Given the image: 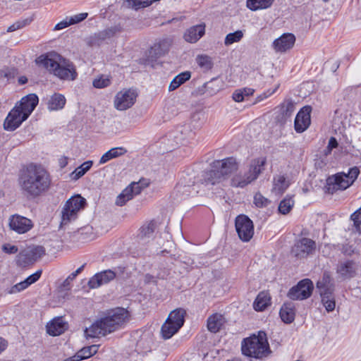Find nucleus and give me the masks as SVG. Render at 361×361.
<instances>
[{"mask_svg":"<svg viewBox=\"0 0 361 361\" xmlns=\"http://www.w3.org/2000/svg\"><path fill=\"white\" fill-rule=\"evenodd\" d=\"M111 84V78L109 75H101L94 78L92 85L95 88H104Z\"/></svg>","mask_w":361,"mask_h":361,"instance_id":"nucleus-44","label":"nucleus"},{"mask_svg":"<svg viewBox=\"0 0 361 361\" xmlns=\"http://www.w3.org/2000/svg\"><path fill=\"white\" fill-rule=\"evenodd\" d=\"M313 288V283L310 279H302L289 290L287 296L293 300H305L310 297Z\"/></svg>","mask_w":361,"mask_h":361,"instance_id":"nucleus-11","label":"nucleus"},{"mask_svg":"<svg viewBox=\"0 0 361 361\" xmlns=\"http://www.w3.org/2000/svg\"><path fill=\"white\" fill-rule=\"evenodd\" d=\"M294 205V200L291 197H285L279 205V211L282 214H288Z\"/></svg>","mask_w":361,"mask_h":361,"instance_id":"nucleus-43","label":"nucleus"},{"mask_svg":"<svg viewBox=\"0 0 361 361\" xmlns=\"http://www.w3.org/2000/svg\"><path fill=\"white\" fill-rule=\"evenodd\" d=\"M38 102V97L35 94H29L23 97L16 106L25 114V117L28 118L35 109Z\"/></svg>","mask_w":361,"mask_h":361,"instance_id":"nucleus-21","label":"nucleus"},{"mask_svg":"<svg viewBox=\"0 0 361 361\" xmlns=\"http://www.w3.org/2000/svg\"><path fill=\"white\" fill-rule=\"evenodd\" d=\"M70 25H71V23L68 20V18L66 17L65 19L60 21L55 25L54 30H60L64 29Z\"/></svg>","mask_w":361,"mask_h":361,"instance_id":"nucleus-56","label":"nucleus"},{"mask_svg":"<svg viewBox=\"0 0 361 361\" xmlns=\"http://www.w3.org/2000/svg\"><path fill=\"white\" fill-rule=\"evenodd\" d=\"M280 317L286 324L292 323L295 319V305L292 302H284L280 310Z\"/></svg>","mask_w":361,"mask_h":361,"instance_id":"nucleus-28","label":"nucleus"},{"mask_svg":"<svg viewBox=\"0 0 361 361\" xmlns=\"http://www.w3.org/2000/svg\"><path fill=\"white\" fill-rule=\"evenodd\" d=\"M114 35V31L112 29H106L90 35L87 38L86 42L90 47L99 46L103 41L111 38Z\"/></svg>","mask_w":361,"mask_h":361,"instance_id":"nucleus-25","label":"nucleus"},{"mask_svg":"<svg viewBox=\"0 0 361 361\" xmlns=\"http://www.w3.org/2000/svg\"><path fill=\"white\" fill-rule=\"evenodd\" d=\"M243 355L255 359H263L267 357L271 350L267 340V334L259 331L257 335L244 338L241 347Z\"/></svg>","mask_w":361,"mask_h":361,"instance_id":"nucleus-4","label":"nucleus"},{"mask_svg":"<svg viewBox=\"0 0 361 361\" xmlns=\"http://www.w3.org/2000/svg\"><path fill=\"white\" fill-rule=\"evenodd\" d=\"M245 173H238L233 176L231 180V184L233 187L244 188L250 184L249 180H247Z\"/></svg>","mask_w":361,"mask_h":361,"instance_id":"nucleus-41","label":"nucleus"},{"mask_svg":"<svg viewBox=\"0 0 361 361\" xmlns=\"http://www.w3.org/2000/svg\"><path fill=\"white\" fill-rule=\"evenodd\" d=\"M157 228V224L154 221H151L144 224L140 229V238L149 237L154 232Z\"/></svg>","mask_w":361,"mask_h":361,"instance_id":"nucleus-42","label":"nucleus"},{"mask_svg":"<svg viewBox=\"0 0 361 361\" xmlns=\"http://www.w3.org/2000/svg\"><path fill=\"white\" fill-rule=\"evenodd\" d=\"M116 276V273L111 269L101 271L90 278L88 281V286L90 288H97L114 280Z\"/></svg>","mask_w":361,"mask_h":361,"instance_id":"nucleus-22","label":"nucleus"},{"mask_svg":"<svg viewBox=\"0 0 361 361\" xmlns=\"http://www.w3.org/2000/svg\"><path fill=\"white\" fill-rule=\"evenodd\" d=\"M215 80H212L206 83H204L203 87L204 88V92L208 94L212 95L218 92V88L214 87Z\"/></svg>","mask_w":361,"mask_h":361,"instance_id":"nucleus-52","label":"nucleus"},{"mask_svg":"<svg viewBox=\"0 0 361 361\" xmlns=\"http://www.w3.org/2000/svg\"><path fill=\"white\" fill-rule=\"evenodd\" d=\"M360 173V170L357 166L350 168L348 172L337 173L330 176L326 180L325 192L329 194H334L338 190H344L349 188L357 179Z\"/></svg>","mask_w":361,"mask_h":361,"instance_id":"nucleus-5","label":"nucleus"},{"mask_svg":"<svg viewBox=\"0 0 361 361\" xmlns=\"http://www.w3.org/2000/svg\"><path fill=\"white\" fill-rule=\"evenodd\" d=\"M359 269L358 264L350 259L340 262L336 267V274L342 280H348L356 276Z\"/></svg>","mask_w":361,"mask_h":361,"instance_id":"nucleus-13","label":"nucleus"},{"mask_svg":"<svg viewBox=\"0 0 361 361\" xmlns=\"http://www.w3.org/2000/svg\"><path fill=\"white\" fill-rule=\"evenodd\" d=\"M93 164L92 161H87L83 162L80 166L76 168L71 173L73 180H78L84 176L88 171Z\"/></svg>","mask_w":361,"mask_h":361,"instance_id":"nucleus-40","label":"nucleus"},{"mask_svg":"<svg viewBox=\"0 0 361 361\" xmlns=\"http://www.w3.org/2000/svg\"><path fill=\"white\" fill-rule=\"evenodd\" d=\"M295 110V105L293 101L287 100L281 106V111L285 118L290 117Z\"/></svg>","mask_w":361,"mask_h":361,"instance_id":"nucleus-46","label":"nucleus"},{"mask_svg":"<svg viewBox=\"0 0 361 361\" xmlns=\"http://www.w3.org/2000/svg\"><path fill=\"white\" fill-rule=\"evenodd\" d=\"M137 94L133 89H123L115 96L114 105L118 111H125L133 106L136 102Z\"/></svg>","mask_w":361,"mask_h":361,"instance_id":"nucleus-10","label":"nucleus"},{"mask_svg":"<svg viewBox=\"0 0 361 361\" xmlns=\"http://www.w3.org/2000/svg\"><path fill=\"white\" fill-rule=\"evenodd\" d=\"M241 90H242V92H243V97L245 96L252 95L253 93H254V90L252 89V88H243V89H241Z\"/></svg>","mask_w":361,"mask_h":361,"instance_id":"nucleus-63","label":"nucleus"},{"mask_svg":"<svg viewBox=\"0 0 361 361\" xmlns=\"http://www.w3.org/2000/svg\"><path fill=\"white\" fill-rule=\"evenodd\" d=\"M27 287L28 286H27L25 281L24 280L20 283H16L13 286H12L11 288V289L9 290L8 293L10 294L16 293L20 292V291L26 289Z\"/></svg>","mask_w":361,"mask_h":361,"instance_id":"nucleus-53","label":"nucleus"},{"mask_svg":"<svg viewBox=\"0 0 361 361\" xmlns=\"http://www.w3.org/2000/svg\"><path fill=\"white\" fill-rule=\"evenodd\" d=\"M27 118V117H25L20 109L15 106L6 116L4 123V128L6 130L13 131L18 128Z\"/></svg>","mask_w":361,"mask_h":361,"instance_id":"nucleus-15","label":"nucleus"},{"mask_svg":"<svg viewBox=\"0 0 361 361\" xmlns=\"http://www.w3.org/2000/svg\"><path fill=\"white\" fill-rule=\"evenodd\" d=\"M354 226L359 233H361V207L351 214Z\"/></svg>","mask_w":361,"mask_h":361,"instance_id":"nucleus-47","label":"nucleus"},{"mask_svg":"<svg viewBox=\"0 0 361 361\" xmlns=\"http://www.w3.org/2000/svg\"><path fill=\"white\" fill-rule=\"evenodd\" d=\"M9 227L15 232L23 234L32 228L33 223L28 218L19 214H13L9 218Z\"/></svg>","mask_w":361,"mask_h":361,"instance_id":"nucleus-14","label":"nucleus"},{"mask_svg":"<svg viewBox=\"0 0 361 361\" xmlns=\"http://www.w3.org/2000/svg\"><path fill=\"white\" fill-rule=\"evenodd\" d=\"M266 162L267 159L265 157H259L250 161L247 171L245 172L247 176L246 178L249 180L250 183L255 181L264 171Z\"/></svg>","mask_w":361,"mask_h":361,"instance_id":"nucleus-20","label":"nucleus"},{"mask_svg":"<svg viewBox=\"0 0 361 361\" xmlns=\"http://www.w3.org/2000/svg\"><path fill=\"white\" fill-rule=\"evenodd\" d=\"M75 278L71 277V274H70L66 279L63 282L61 285V288L63 290H69L71 288V282Z\"/></svg>","mask_w":361,"mask_h":361,"instance_id":"nucleus-58","label":"nucleus"},{"mask_svg":"<svg viewBox=\"0 0 361 361\" xmlns=\"http://www.w3.org/2000/svg\"><path fill=\"white\" fill-rule=\"evenodd\" d=\"M35 62L61 80H75L78 77L73 63L56 52L42 54L36 59Z\"/></svg>","mask_w":361,"mask_h":361,"instance_id":"nucleus-3","label":"nucleus"},{"mask_svg":"<svg viewBox=\"0 0 361 361\" xmlns=\"http://www.w3.org/2000/svg\"><path fill=\"white\" fill-rule=\"evenodd\" d=\"M186 312L184 309L177 308L169 314L161 328V334L164 339L171 338L183 326Z\"/></svg>","mask_w":361,"mask_h":361,"instance_id":"nucleus-6","label":"nucleus"},{"mask_svg":"<svg viewBox=\"0 0 361 361\" xmlns=\"http://www.w3.org/2000/svg\"><path fill=\"white\" fill-rule=\"evenodd\" d=\"M172 44L171 38H166L155 43L149 51V54L152 57L159 58L165 55L170 49Z\"/></svg>","mask_w":361,"mask_h":361,"instance_id":"nucleus-24","label":"nucleus"},{"mask_svg":"<svg viewBox=\"0 0 361 361\" xmlns=\"http://www.w3.org/2000/svg\"><path fill=\"white\" fill-rule=\"evenodd\" d=\"M333 292H324L320 293L322 297V301L325 307L326 311L331 312L335 309L336 302L334 296L332 295Z\"/></svg>","mask_w":361,"mask_h":361,"instance_id":"nucleus-39","label":"nucleus"},{"mask_svg":"<svg viewBox=\"0 0 361 361\" xmlns=\"http://www.w3.org/2000/svg\"><path fill=\"white\" fill-rule=\"evenodd\" d=\"M196 62L199 67L204 71H208L213 67L214 63L212 58L205 54L197 55Z\"/></svg>","mask_w":361,"mask_h":361,"instance_id":"nucleus-38","label":"nucleus"},{"mask_svg":"<svg viewBox=\"0 0 361 361\" xmlns=\"http://www.w3.org/2000/svg\"><path fill=\"white\" fill-rule=\"evenodd\" d=\"M130 312L123 307H116L97 319L85 331L87 337L98 338L123 328L130 320Z\"/></svg>","mask_w":361,"mask_h":361,"instance_id":"nucleus-2","label":"nucleus"},{"mask_svg":"<svg viewBox=\"0 0 361 361\" xmlns=\"http://www.w3.org/2000/svg\"><path fill=\"white\" fill-rule=\"evenodd\" d=\"M204 25H195L186 30L184 34V39L190 43H195L204 35Z\"/></svg>","mask_w":361,"mask_h":361,"instance_id":"nucleus-27","label":"nucleus"},{"mask_svg":"<svg viewBox=\"0 0 361 361\" xmlns=\"http://www.w3.org/2000/svg\"><path fill=\"white\" fill-rule=\"evenodd\" d=\"M144 188L140 183H132L118 195L116 200V204L118 206L124 205L128 201L133 199L135 195H139Z\"/></svg>","mask_w":361,"mask_h":361,"instance_id":"nucleus-16","label":"nucleus"},{"mask_svg":"<svg viewBox=\"0 0 361 361\" xmlns=\"http://www.w3.org/2000/svg\"><path fill=\"white\" fill-rule=\"evenodd\" d=\"M18 182L23 195L37 197L49 190L51 178L43 167L32 164L20 171Z\"/></svg>","mask_w":361,"mask_h":361,"instance_id":"nucleus-1","label":"nucleus"},{"mask_svg":"<svg viewBox=\"0 0 361 361\" xmlns=\"http://www.w3.org/2000/svg\"><path fill=\"white\" fill-rule=\"evenodd\" d=\"M87 13H81L68 18L70 21L71 25H72L82 22L87 17Z\"/></svg>","mask_w":361,"mask_h":361,"instance_id":"nucleus-51","label":"nucleus"},{"mask_svg":"<svg viewBox=\"0 0 361 361\" xmlns=\"http://www.w3.org/2000/svg\"><path fill=\"white\" fill-rule=\"evenodd\" d=\"M254 203L258 207H264L270 203V201L258 192L254 196Z\"/></svg>","mask_w":361,"mask_h":361,"instance_id":"nucleus-48","label":"nucleus"},{"mask_svg":"<svg viewBox=\"0 0 361 361\" xmlns=\"http://www.w3.org/2000/svg\"><path fill=\"white\" fill-rule=\"evenodd\" d=\"M271 305V296L268 291L260 292L253 303V307L256 311H263Z\"/></svg>","mask_w":361,"mask_h":361,"instance_id":"nucleus-31","label":"nucleus"},{"mask_svg":"<svg viewBox=\"0 0 361 361\" xmlns=\"http://www.w3.org/2000/svg\"><path fill=\"white\" fill-rule=\"evenodd\" d=\"M289 186V182L284 176L278 175L274 178L272 191L276 194H282Z\"/></svg>","mask_w":361,"mask_h":361,"instance_id":"nucleus-34","label":"nucleus"},{"mask_svg":"<svg viewBox=\"0 0 361 361\" xmlns=\"http://www.w3.org/2000/svg\"><path fill=\"white\" fill-rule=\"evenodd\" d=\"M45 253V248L42 245H30L18 253L16 257V264L22 267L31 266Z\"/></svg>","mask_w":361,"mask_h":361,"instance_id":"nucleus-8","label":"nucleus"},{"mask_svg":"<svg viewBox=\"0 0 361 361\" xmlns=\"http://www.w3.org/2000/svg\"><path fill=\"white\" fill-rule=\"evenodd\" d=\"M212 166L215 169H219V171L223 173L225 179L228 176L235 171L238 169V164L236 159L233 157H228L221 160H215L212 162Z\"/></svg>","mask_w":361,"mask_h":361,"instance_id":"nucleus-19","label":"nucleus"},{"mask_svg":"<svg viewBox=\"0 0 361 361\" xmlns=\"http://www.w3.org/2000/svg\"><path fill=\"white\" fill-rule=\"evenodd\" d=\"M98 350V346L93 345L85 347L78 350L73 357H71L64 361H82L86 360L95 355Z\"/></svg>","mask_w":361,"mask_h":361,"instance_id":"nucleus-29","label":"nucleus"},{"mask_svg":"<svg viewBox=\"0 0 361 361\" xmlns=\"http://www.w3.org/2000/svg\"><path fill=\"white\" fill-rule=\"evenodd\" d=\"M59 166L61 168H64L68 164V157H62L59 160Z\"/></svg>","mask_w":361,"mask_h":361,"instance_id":"nucleus-62","label":"nucleus"},{"mask_svg":"<svg viewBox=\"0 0 361 361\" xmlns=\"http://www.w3.org/2000/svg\"><path fill=\"white\" fill-rule=\"evenodd\" d=\"M191 78V73L190 71H185L176 75L171 82L169 86V91H173L179 87L182 84L189 80Z\"/></svg>","mask_w":361,"mask_h":361,"instance_id":"nucleus-36","label":"nucleus"},{"mask_svg":"<svg viewBox=\"0 0 361 361\" xmlns=\"http://www.w3.org/2000/svg\"><path fill=\"white\" fill-rule=\"evenodd\" d=\"M274 0H247V6L252 11L265 9L270 7Z\"/></svg>","mask_w":361,"mask_h":361,"instance_id":"nucleus-37","label":"nucleus"},{"mask_svg":"<svg viewBox=\"0 0 361 361\" xmlns=\"http://www.w3.org/2000/svg\"><path fill=\"white\" fill-rule=\"evenodd\" d=\"M66 102V99L63 94L54 93L47 102V108L49 111L61 110L64 107Z\"/></svg>","mask_w":361,"mask_h":361,"instance_id":"nucleus-32","label":"nucleus"},{"mask_svg":"<svg viewBox=\"0 0 361 361\" xmlns=\"http://www.w3.org/2000/svg\"><path fill=\"white\" fill-rule=\"evenodd\" d=\"M317 288L320 293L324 292H333L334 285L331 282V277L328 271H324L322 277L317 283Z\"/></svg>","mask_w":361,"mask_h":361,"instance_id":"nucleus-33","label":"nucleus"},{"mask_svg":"<svg viewBox=\"0 0 361 361\" xmlns=\"http://www.w3.org/2000/svg\"><path fill=\"white\" fill-rule=\"evenodd\" d=\"M235 226L239 238L243 242H249L254 235L252 221L246 215H238L235 220Z\"/></svg>","mask_w":361,"mask_h":361,"instance_id":"nucleus-9","label":"nucleus"},{"mask_svg":"<svg viewBox=\"0 0 361 361\" xmlns=\"http://www.w3.org/2000/svg\"><path fill=\"white\" fill-rule=\"evenodd\" d=\"M225 323V318L221 314H214L207 319V329L212 333H217Z\"/></svg>","mask_w":361,"mask_h":361,"instance_id":"nucleus-30","label":"nucleus"},{"mask_svg":"<svg viewBox=\"0 0 361 361\" xmlns=\"http://www.w3.org/2000/svg\"><path fill=\"white\" fill-rule=\"evenodd\" d=\"M197 356H193L192 357V359L193 360H204L206 356L207 355V353H204V350H201V353L200 352L197 353Z\"/></svg>","mask_w":361,"mask_h":361,"instance_id":"nucleus-61","label":"nucleus"},{"mask_svg":"<svg viewBox=\"0 0 361 361\" xmlns=\"http://www.w3.org/2000/svg\"><path fill=\"white\" fill-rule=\"evenodd\" d=\"M2 250L6 254H16L18 251L17 246L10 243H5L2 245Z\"/></svg>","mask_w":361,"mask_h":361,"instance_id":"nucleus-55","label":"nucleus"},{"mask_svg":"<svg viewBox=\"0 0 361 361\" xmlns=\"http://www.w3.org/2000/svg\"><path fill=\"white\" fill-rule=\"evenodd\" d=\"M243 37V32L241 30H237L234 32L228 34L224 39V44L229 46L235 42H238Z\"/></svg>","mask_w":361,"mask_h":361,"instance_id":"nucleus-45","label":"nucleus"},{"mask_svg":"<svg viewBox=\"0 0 361 361\" xmlns=\"http://www.w3.org/2000/svg\"><path fill=\"white\" fill-rule=\"evenodd\" d=\"M42 275V270H38L35 273L29 276L27 279H25L27 286H30L32 283L37 281Z\"/></svg>","mask_w":361,"mask_h":361,"instance_id":"nucleus-54","label":"nucleus"},{"mask_svg":"<svg viewBox=\"0 0 361 361\" xmlns=\"http://www.w3.org/2000/svg\"><path fill=\"white\" fill-rule=\"evenodd\" d=\"M8 345V342L4 338L0 337V353L3 352Z\"/></svg>","mask_w":361,"mask_h":361,"instance_id":"nucleus-60","label":"nucleus"},{"mask_svg":"<svg viewBox=\"0 0 361 361\" xmlns=\"http://www.w3.org/2000/svg\"><path fill=\"white\" fill-rule=\"evenodd\" d=\"M86 200L80 195H75L68 200L61 211V224H68L77 217L78 212L85 207Z\"/></svg>","mask_w":361,"mask_h":361,"instance_id":"nucleus-7","label":"nucleus"},{"mask_svg":"<svg viewBox=\"0 0 361 361\" xmlns=\"http://www.w3.org/2000/svg\"><path fill=\"white\" fill-rule=\"evenodd\" d=\"M233 100L237 102H240L244 100L242 90L239 89L235 90L232 96Z\"/></svg>","mask_w":361,"mask_h":361,"instance_id":"nucleus-57","label":"nucleus"},{"mask_svg":"<svg viewBox=\"0 0 361 361\" xmlns=\"http://www.w3.org/2000/svg\"><path fill=\"white\" fill-rule=\"evenodd\" d=\"M295 42L293 34L284 33L273 42L272 47L276 52L285 53L293 47Z\"/></svg>","mask_w":361,"mask_h":361,"instance_id":"nucleus-18","label":"nucleus"},{"mask_svg":"<svg viewBox=\"0 0 361 361\" xmlns=\"http://www.w3.org/2000/svg\"><path fill=\"white\" fill-rule=\"evenodd\" d=\"M15 69L5 67L0 70V80L6 79L8 80L11 78H14Z\"/></svg>","mask_w":361,"mask_h":361,"instance_id":"nucleus-49","label":"nucleus"},{"mask_svg":"<svg viewBox=\"0 0 361 361\" xmlns=\"http://www.w3.org/2000/svg\"><path fill=\"white\" fill-rule=\"evenodd\" d=\"M127 152V150L123 147H114L111 148L106 153H104L100 160L99 164H103L109 161V160L117 158Z\"/></svg>","mask_w":361,"mask_h":361,"instance_id":"nucleus-35","label":"nucleus"},{"mask_svg":"<svg viewBox=\"0 0 361 361\" xmlns=\"http://www.w3.org/2000/svg\"><path fill=\"white\" fill-rule=\"evenodd\" d=\"M317 244L310 238H302L293 247L292 252L298 258H305L315 253Z\"/></svg>","mask_w":361,"mask_h":361,"instance_id":"nucleus-12","label":"nucleus"},{"mask_svg":"<svg viewBox=\"0 0 361 361\" xmlns=\"http://www.w3.org/2000/svg\"><path fill=\"white\" fill-rule=\"evenodd\" d=\"M225 178L223 173H221L219 169H215L211 164V169L204 171L203 173V181L206 185H214L224 181Z\"/></svg>","mask_w":361,"mask_h":361,"instance_id":"nucleus-26","label":"nucleus"},{"mask_svg":"<svg viewBox=\"0 0 361 361\" xmlns=\"http://www.w3.org/2000/svg\"><path fill=\"white\" fill-rule=\"evenodd\" d=\"M68 325L63 317H57L49 321L46 325L47 333L52 336L62 334L66 329Z\"/></svg>","mask_w":361,"mask_h":361,"instance_id":"nucleus-23","label":"nucleus"},{"mask_svg":"<svg viewBox=\"0 0 361 361\" xmlns=\"http://www.w3.org/2000/svg\"><path fill=\"white\" fill-rule=\"evenodd\" d=\"M84 267H85V264L82 265L75 271L73 272L71 274V277L72 278H75L82 271V270L83 269Z\"/></svg>","mask_w":361,"mask_h":361,"instance_id":"nucleus-64","label":"nucleus"},{"mask_svg":"<svg viewBox=\"0 0 361 361\" xmlns=\"http://www.w3.org/2000/svg\"><path fill=\"white\" fill-rule=\"evenodd\" d=\"M311 107L306 106L302 108L300 111L297 114L294 122V128L297 133H303L310 126L311 123Z\"/></svg>","mask_w":361,"mask_h":361,"instance_id":"nucleus-17","label":"nucleus"},{"mask_svg":"<svg viewBox=\"0 0 361 361\" xmlns=\"http://www.w3.org/2000/svg\"><path fill=\"white\" fill-rule=\"evenodd\" d=\"M30 21L31 20L29 19H25L20 21L16 22L15 23H13L8 27V32H13L15 30L23 28L27 25H28L30 23Z\"/></svg>","mask_w":361,"mask_h":361,"instance_id":"nucleus-50","label":"nucleus"},{"mask_svg":"<svg viewBox=\"0 0 361 361\" xmlns=\"http://www.w3.org/2000/svg\"><path fill=\"white\" fill-rule=\"evenodd\" d=\"M337 146L338 142L336 139L334 137H331L329 140L327 148L329 149V151H331L332 150V149L337 147Z\"/></svg>","mask_w":361,"mask_h":361,"instance_id":"nucleus-59","label":"nucleus"}]
</instances>
